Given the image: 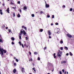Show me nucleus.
<instances>
[{"mask_svg": "<svg viewBox=\"0 0 74 74\" xmlns=\"http://www.w3.org/2000/svg\"><path fill=\"white\" fill-rule=\"evenodd\" d=\"M0 51L1 53V56L2 58L4 57L3 56L4 55V53H3V52H4V53H5L6 52H7V51L5 50H4V49H3V48L2 49V48H0Z\"/></svg>", "mask_w": 74, "mask_h": 74, "instance_id": "1", "label": "nucleus"}, {"mask_svg": "<svg viewBox=\"0 0 74 74\" xmlns=\"http://www.w3.org/2000/svg\"><path fill=\"white\" fill-rule=\"evenodd\" d=\"M20 32L21 33H20L19 35H20L21 36H22V34H23L24 35H26V33L25 30H23V31L22 30H21Z\"/></svg>", "mask_w": 74, "mask_h": 74, "instance_id": "2", "label": "nucleus"}, {"mask_svg": "<svg viewBox=\"0 0 74 74\" xmlns=\"http://www.w3.org/2000/svg\"><path fill=\"white\" fill-rule=\"evenodd\" d=\"M45 3H46V5H45L46 8H49V4H47V3H46V1L45 2Z\"/></svg>", "mask_w": 74, "mask_h": 74, "instance_id": "3", "label": "nucleus"}, {"mask_svg": "<svg viewBox=\"0 0 74 74\" xmlns=\"http://www.w3.org/2000/svg\"><path fill=\"white\" fill-rule=\"evenodd\" d=\"M67 36L68 37H69V38H71L72 37V36L70 35V34H67Z\"/></svg>", "mask_w": 74, "mask_h": 74, "instance_id": "4", "label": "nucleus"}, {"mask_svg": "<svg viewBox=\"0 0 74 74\" xmlns=\"http://www.w3.org/2000/svg\"><path fill=\"white\" fill-rule=\"evenodd\" d=\"M67 63V61H63L61 62V64H63V63Z\"/></svg>", "mask_w": 74, "mask_h": 74, "instance_id": "5", "label": "nucleus"}, {"mask_svg": "<svg viewBox=\"0 0 74 74\" xmlns=\"http://www.w3.org/2000/svg\"><path fill=\"white\" fill-rule=\"evenodd\" d=\"M48 34H49V36H50V35H51L52 33H51V32L49 30H48Z\"/></svg>", "mask_w": 74, "mask_h": 74, "instance_id": "6", "label": "nucleus"}, {"mask_svg": "<svg viewBox=\"0 0 74 74\" xmlns=\"http://www.w3.org/2000/svg\"><path fill=\"white\" fill-rule=\"evenodd\" d=\"M21 71H22V72H24V71H25V70H24L25 69L24 68H21Z\"/></svg>", "mask_w": 74, "mask_h": 74, "instance_id": "7", "label": "nucleus"}, {"mask_svg": "<svg viewBox=\"0 0 74 74\" xmlns=\"http://www.w3.org/2000/svg\"><path fill=\"white\" fill-rule=\"evenodd\" d=\"M22 28H24V29H25V30H27V28L26 27H25L24 25L22 26Z\"/></svg>", "mask_w": 74, "mask_h": 74, "instance_id": "8", "label": "nucleus"}, {"mask_svg": "<svg viewBox=\"0 0 74 74\" xmlns=\"http://www.w3.org/2000/svg\"><path fill=\"white\" fill-rule=\"evenodd\" d=\"M0 42H3V41L2 40V38H0Z\"/></svg>", "mask_w": 74, "mask_h": 74, "instance_id": "9", "label": "nucleus"}, {"mask_svg": "<svg viewBox=\"0 0 74 74\" xmlns=\"http://www.w3.org/2000/svg\"><path fill=\"white\" fill-rule=\"evenodd\" d=\"M16 70L15 69H14L13 70V72L14 73H16Z\"/></svg>", "mask_w": 74, "mask_h": 74, "instance_id": "10", "label": "nucleus"}, {"mask_svg": "<svg viewBox=\"0 0 74 74\" xmlns=\"http://www.w3.org/2000/svg\"><path fill=\"white\" fill-rule=\"evenodd\" d=\"M6 11L8 12V13H10V10H9V8H8L7 10H6Z\"/></svg>", "mask_w": 74, "mask_h": 74, "instance_id": "11", "label": "nucleus"}, {"mask_svg": "<svg viewBox=\"0 0 74 74\" xmlns=\"http://www.w3.org/2000/svg\"><path fill=\"white\" fill-rule=\"evenodd\" d=\"M0 14L1 15H3V12H2V10H0Z\"/></svg>", "mask_w": 74, "mask_h": 74, "instance_id": "12", "label": "nucleus"}, {"mask_svg": "<svg viewBox=\"0 0 74 74\" xmlns=\"http://www.w3.org/2000/svg\"><path fill=\"white\" fill-rule=\"evenodd\" d=\"M55 55H56V53H54L53 54V56H54V58H56V56H55Z\"/></svg>", "mask_w": 74, "mask_h": 74, "instance_id": "13", "label": "nucleus"}, {"mask_svg": "<svg viewBox=\"0 0 74 74\" xmlns=\"http://www.w3.org/2000/svg\"><path fill=\"white\" fill-rule=\"evenodd\" d=\"M17 17H18V18H20L21 17V15H20L19 14H18Z\"/></svg>", "mask_w": 74, "mask_h": 74, "instance_id": "14", "label": "nucleus"}, {"mask_svg": "<svg viewBox=\"0 0 74 74\" xmlns=\"http://www.w3.org/2000/svg\"><path fill=\"white\" fill-rule=\"evenodd\" d=\"M11 39L12 41H14L15 40V38L14 37H12Z\"/></svg>", "mask_w": 74, "mask_h": 74, "instance_id": "15", "label": "nucleus"}, {"mask_svg": "<svg viewBox=\"0 0 74 74\" xmlns=\"http://www.w3.org/2000/svg\"><path fill=\"white\" fill-rule=\"evenodd\" d=\"M10 4H12V5H14V3L12 2V1L11 2V3H10Z\"/></svg>", "mask_w": 74, "mask_h": 74, "instance_id": "16", "label": "nucleus"}, {"mask_svg": "<svg viewBox=\"0 0 74 74\" xmlns=\"http://www.w3.org/2000/svg\"><path fill=\"white\" fill-rule=\"evenodd\" d=\"M23 9H24V10H26L27 9V7H26V6L24 7Z\"/></svg>", "mask_w": 74, "mask_h": 74, "instance_id": "17", "label": "nucleus"}, {"mask_svg": "<svg viewBox=\"0 0 74 74\" xmlns=\"http://www.w3.org/2000/svg\"><path fill=\"white\" fill-rule=\"evenodd\" d=\"M69 55H70V56H73V54L71 53V52H70L69 53Z\"/></svg>", "mask_w": 74, "mask_h": 74, "instance_id": "18", "label": "nucleus"}, {"mask_svg": "<svg viewBox=\"0 0 74 74\" xmlns=\"http://www.w3.org/2000/svg\"><path fill=\"white\" fill-rule=\"evenodd\" d=\"M60 44H63V40H61L60 42Z\"/></svg>", "mask_w": 74, "mask_h": 74, "instance_id": "19", "label": "nucleus"}, {"mask_svg": "<svg viewBox=\"0 0 74 74\" xmlns=\"http://www.w3.org/2000/svg\"><path fill=\"white\" fill-rule=\"evenodd\" d=\"M13 17H15V13H13Z\"/></svg>", "mask_w": 74, "mask_h": 74, "instance_id": "20", "label": "nucleus"}, {"mask_svg": "<svg viewBox=\"0 0 74 74\" xmlns=\"http://www.w3.org/2000/svg\"><path fill=\"white\" fill-rule=\"evenodd\" d=\"M43 31V29H40V32H42Z\"/></svg>", "mask_w": 74, "mask_h": 74, "instance_id": "21", "label": "nucleus"}, {"mask_svg": "<svg viewBox=\"0 0 74 74\" xmlns=\"http://www.w3.org/2000/svg\"><path fill=\"white\" fill-rule=\"evenodd\" d=\"M19 37L20 40H21V36L19 35Z\"/></svg>", "mask_w": 74, "mask_h": 74, "instance_id": "22", "label": "nucleus"}, {"mask_svg": "<svg viewBox=\"0 0 74 74\" xmlns=\"http://www.w3.org/2000/svg\"><path fill=\"white\" fill-rule=\"evenodd\" d=\"M33 60L32 59V58H31L30 59V60H29V62H30V61L31 62H32V60Z\"/></svg>", "mask_w": 74, "mask_h": 74, "instance_id": "23", "label": "nucleus"}, {"mask_svg": "<svg viewBox=\"0 0 74 74\" xmlns=\"http://www.w3.org/2000/svg\"><path fill=\"white\" fill-rule=\"evenodd\" d=\"M32 69L33 70H34V72H36V70H35V68H33Z\"/></svg>", "mask_w": 74, "mask_h": 74, "instance_id": "24", "label": "nucleus"}, {"mask_svg": "<svg viewBox=\"0 0 74 74\" xmlns=\"http://www.w3.org/2000/svg\"><path fill=\"white\" fill-rule=\"evenodd\" d=\"M43 13V12H42V11H41L40 12V14H42Z\"/></svg>", "mask_w": 74, "mask_h": 74, "instance_id": "25", "label": "nucleus"}, {"mask_svg": "<svg viewBox=\"0 0 74 74\" xmlns=\"http://www.w3.org/2000/svg\"><path fill=\"white\" fill-rule=\"evenodd\" d=\"M34 54L35 55H37V53L36 52H34Z\"/></svg>", "mask_w": 74, "mask_h": 74, "instance_id": "26", "label": "nucleus"}, {"mask_svg": "<svg viewBox=\"0 0 74 74\" xmlns=\"http://www.w3.org/2000/svg\"><path fill=\"white\" fill-rule=\"evenodd\" d=\"M48 64H49V65H50V66H51V65H52V64L51 63L49 62L48 63Z\"/></svg>", "mask_w": 74, "mask_h": 74, "instance_id": "27", "label": "nucleus"}, {"mask_svg": "<svg viewBox=\"0 0 74 74\" xmlns=\"http://www.w3.org/2000/svg\"><path fill=\"white\" fill-rule=\"evenodd\" d=\"M64 49H66V50H68V48H67V47H65Z\"/></svg>", "mask_w": 74, "mask_h": 74, "instance_id": "28", "label": "nucleus"}, {"mask_svg": "<svg viewBox=\"0 0 74 74\" xmlns=\"http://www.w3.org/2000/svg\"><path fill=\"white\" fill-rule=\"evenodd\" d=\"M70 11H73V8H71V9H70Z\"/></svg>", "mask_w": 74, "mask_h": 74, "instance_id": "29", "label": "nucleus"}, {"mask_svg": "<svg viewBox=\"0 0 74 74\" xmlns=\"http://www.w3.org/2000/svg\"><path fill=\"white\" fill-rule=\"evenodd\" d=\"M32 17H34V14H32Z\"/></svg>", "mask_w": 74, "mask_h": 74, "instance_id": "30", "label": "nucleus"}, {"mask_svg": "<svg viewBox=\"0 0 74 74\" xmlns=\"http://www.w3.org/2000/svg\"><path fill=\"white\" fill-rule=\"evenodd\" d=\"M38 60H40V57H38Z\"/></svg>", "mask_w": 74, "mask_h": 74, "instance_id": "31", "label": "nucleus"}, {"mask_svg": "<svg viewBox=\"0 0 74 74\" xmlns=\"http://www.w3.org/2000/svg\"><path fill=\"white\" fill-rule=\"evenodd\" d=\"M55 25H59V23H55Z\"/></svg>", "mask_w": 74, "mask_h": 74, "instance_id": "32", "label": "nucleus"}, {"mask_svg": "<svg viewBox=\"0 0 74 74\" xmlns=\"http://www.w3.org/2000/svg\"><path fill=\"white\" fill-rule=\"evenodd\" d=\"M14 44H15V43H14V42H12V45H14Z\"/></svg>", "mask_w": 74, "mask_h": 74, "instance_id": "33", "label": "nucleus"}, {"mask_svg": "<svg viewBox=\"0 0 74 74\" xmlns=\"http://www.w3.org/2000/svg\"><path fill=\"white\" fill-rule=\"evenodd\" d=\"M18 43L20 45H21V42H19Z\"/></svg>", "mask_w": 74, "mask_h": 74, "instance_id": "34", "label": "nucleus"}, {"mask_svg": "<svg viewBox=\"0 0 74 74\" xmlns=\"http://www.w3.org/2000/svg\"><path fill=\"white\" fill-rule=\"evenodd\" d=\"M47 18H49V17H50V16L49 15V14H47Z\"/></svg>", "mask_w": 74, "mask_h": 74, "instance_id": "35", "label": "nucleus"}, {"mask_svg": "<svg viewBox=\"0 0 74 74\" xmlns=\"http://www.w3.org/2000/svg\"><path fill=\"white\" fill-rule=\"evenodd\" d=\"M29 55H31V54H32V53H31V52H29Z\"/></svg>", "mask_w": 74, "mask_h": 74, "instance_id": "36", "label": "nucleus"}, {"mask_svg": "<svg viewBox=\"0 0 74 74\" xmlns=\"http://www.w3.org/2000/svg\"><path fill=\"white\" fill-rule=\"evenodd\" d=\"M16 60L17 62H18V59H16Z\"/></svg>", "mask_w": 74, "mask_h": 74, "instance_id": "37", "label": "nucleus"}, {"mask_svg": "<svg viewBox=\"0 0 74 74\" xmlns=\"http://www.w3.org/2000/svg\"><path fill=\"white\" fill-rule=\"evenodd\" d=\"M25 38H26V40H28V38L27 37H26Z\"/></svg>", "mask_w": 74, "mask_h": 74, "instance_id": "38", "label": "nucleus"}, {"mask_svg": "<svg viewBox=\"0 0 74 74\" xmlns=\"http://www.w3.org/2000/svg\"><path fill=\"white\" fill-rule=\"evenodd\" d=\"M21 45L23 48H24V46H23V44H21Z\"/></svg>", "mask_w": 74, "mask_h": 74, "instance_id": "39", "label": "nucleus"}, {"mask_svg": "<svg viewBox=\"0 0 74 74\" xmlns=\"http://www.w3.org/2000/svg\"><path fill=\"white\" fill-rule=\"evenodd\" d=\"M14 66H16V64L15 63H14Z\"/></svg>", "mask_w": 74, "mask_h": 74, "instance_id": "40", "label": "nucleus"}, {"mask_svg": "<svg viewBox=\"0 0 74 74\" xmlns=\"http://www.w3.org/2000/svg\"><path fill=\"white\" fill-rule=\"evenodd\" d=\"M51 18H54V16L53 15H52Z\"/></svg>", "mask_w": 74, "mask_h": 74, "instance_id": "41", "label": "nucleus"}, {"mask_svg": "<svg viewBox=\"0 0 74 74\" xmlns=\"http://www.w3.org/2000/svg\"><path fill=\"white\" fill-rule=\"evenodd\" d=\"M19 11H20V12L21 13V12H22V10H21V9H20V10H19Z\"/></svg>", "mask_w": 74, "mask_h": 74, "instance_id": "42", "label": "nucleus"}, {"mask_svg": "<svg viewBox=\"0 0 74 74\" xmlns=\"http://www.w3.org/2000/svg\"><path fill=\"white\" fill-rule=\"evenodd\" d=\"M0 38H2V37L1 34H0Z\"/></svg>", "mask_w": 74, "mask_h": 74, "instance_id": "43", "label": "nucleus"}, {"mask_svg": "<svg viewBox=\"0 0 74 74\" xmlns=\"http://www.w3.org/2000/svg\"><path fill=\"white\" fill-rule=\"evenodd\" d=\"M47 49V47H45L44 48V50H45Z\"/></svg>", "mask_w": 74, "mask_h": 74, "instance_id": "44", "label": "nucleus"}, {"mask_svg": "<svg viewBox=\"0 0 74 74\" xmlns=\"http://www.w3.org/2000/svg\"><path fill=\"white\" fill-rule=\"evenodd\" d=\"M9 33H10V32H11V30H10V29H9Z\"/></svg>", "mask_w": 74, "mask_h": 74, "instance_id": "45", "label": "nucleus"}, {"mask_svg": "<svg viewBox=\"0 0 74 74\" xmlns=\"http://www.w3.org/2000/svg\"><path fill=\"white\" fill-rule=\"evenodd\" d=\"M63 73H64V69H62V70Z\"/></svg>", "mask_w": 74, "mask_h": 74, "instance_id": "46", "label": "nucleus"}, {"mask_svg": "<svg viewBox=\"0 0 74 74\" xmlns=\"http://www.w3.org/2000/svg\"><path fill=\"white\" fill-rule=\"evenodd\" d=\"M60 50H63V47H61Z\"/></svg>", "mask_w": 74, "mask_h": 74, "instance_id": "47", "label": "nucleus"}, {"mask_svg": "<svg viewBox=\"0 0 74 74\" xmlns=\"http://www.w3.org/2000/svg\"><path fill=\"white\" fill-rule=\"evenodd\" d=\"M62 7L63 8V7H64V8H65V7H66V6H65V5H63V6H62Z\"/></svg>", "mask_w": 74, "mask_h": 74, "instance_id": "48", "label": "nucleus"}, {"mask_svg": "<svg viewBox=\"0 0 74 74\" xmlns=\"http://www.w3.org/2000/svg\"><path fill=\"white\" fill-rule=\"evenodd\" d=\"M51 26H53V24L51 23Z\"/></svg>", "mask_w": 74, "mask_h": 74, "instance_id": "49", "label": "nucleus"}, {"mask_svg": "<svg viewBox=\"0 0 74 74\" xmlns=\"http://www.w3.org/2000/svg\"><path fill=\"white\" fill-rule=\"evenodd\" d=\"M17 3L18 4H20V1H18Z\"/></svg>", "mask_w": 74, "mask_h": 74, "instance_id": "50", "label": "nucleus"}, {"mask_svg": "<svg viewBox=\"0 0 74 74\" xmlns=\"http://www.w3.org/2000/svg\"><path fill=\"white\" fill-rule=\"evenodd\" d=\"M66 56H68L69 55V53H67L66 54Z\"/></svg>", "mask_w": 74, "mask_h": 74, "instance_id": "51", "label": "nucleus"}, {"mask_svg": "<svg viewBox=\"0 0 74 74\" xmlns=\"http://www.w3.org/2000/svg\"><path fill=\"white\" fill-rule=\"evenodd\" d=\"M49 38H51V37L50 36H49Z\"/></svg>", "mask_w": 74, "mask_h": 74, "instance_id": "52", "label": "nucleus"}, {"mask_svg": "<svg viewBox=\"0 0 74 74\" xmlns=\"http://www.w3.org/2000/svg\"><path fill=\"white\" fill-rule=\"evenodd\" d=\"M58 56H61V55H60V54H58Z\"/></svg>", "mask_w": 74, "mask_h": 74, "instance_id": "53", "label": "nucleus"}, {"mask_svg": "<svg viewBox=\"0 0 74 74\" xmlns=\"http://www.w3.org/2000/svg\"><path fill=\"white\" fill-rule=\"evenodd\" d=\"M60 74H62V72H61V71H60Z\"/></svg>", "mask_w": 74, "mask_h": 74, "instance_id": "54", "label": "nucleus"}, {"mask_svg": "<svg viewBox=\"0 0 74 74\" xmlns=\"http://www.w3.org/2000/svg\"><path fill=\"white\" fill-rule=\"evenodd\" d=\"M3 6H4V5H5V4H4V3H3Z\"/></svg>", "mask_w": 74, "mask_h": 74, "instance_id": "55", "label": "nucleus"}, {"mask_svg": "<svg viewBox=\"0 0 74 74\" xmlns=\"http://www.w3.org/2000/svg\"><path fill=\"white\" fill-rule=\"evenodd\" d=\"M24 46H26V43H25L24 44Z\"/></svg>", "mask_w": 74, "mask_h": 74, "instance_id": "56", "label": "nucleus"}, {"mask_svg": "<svg viewBox=\"0 0 74 74\" xmlns=\"http://www.w3.org/2000/svg\"><path fill=\"white\" fill-rule=\"evenodd\" d=\"M25 46H26V47L27 48H28V46H27V45H26Z\"/></svg>", "mask_w": 74, "mask_h": 74, "instance_id": "57", "label": "nucleus"}, {"mask_svg": "<svg viewBox=\"0 0 74 74\" xmlns=\"http://www.w3.org/2000/svg\"><path fill=\"white\" fill-rule=\"evenodd\" d=\"M60 53V52H58V55H59V54Z\"/></svg>", "mask_w": 74, "mask_h": 74, "instance_id": "58", "label": "nucleus"}, {"mask_svg": "<svg viewBox=\"0 0 74 74\" xmlns=\"http://www.w3.org/2000/svg\"><path fill=\"white\" fill-rule=\"evenodd\" d=\"M62 52H60V54H62Z\"/></svg>", "mask_w": 74, "mask_h": 74, "instance_id": "59", "label": "nucleus"}, {"mask_svg": "<svg viewBox=\"0 0 74 74\" xmlns=\"http://www.w3.org/2000/svg\"><path fill=\"white\" fill-rule=\"evenodd\" d=\"M53 70H54V69H53L52 71L53 72Z\"/></svg>", "mask_w": 74, "mask_h": 74, "instance_id": "60", "label": "nucleus"}, {"mask_svg": "<svg viewBox=\"0 0 74 74\" xmlns=\"http://www.w3.org/2000/svg\"><path fill=\"white\" fill-rule=\"evenodd\" d=\"M6 29H8V27H6Z\"/></svg>", "mask_w": 74, "mask_h": 74, "instance_id": "61", "label": "nucleus"}, {"mask_svg": "<svg viewBox=\"0 0 74 74\" xmlns=\"http://www.w3.org/2000/svg\"><path fill=\"white\" fill-rule=\"evenodd\" d=\"M12 8H13V9H14V8H15L14 7H13Z\"/></svg>", "mask_w": 74, "mask_h": 74, "instance_id": "62", "label": "nucleus"}, {"mask_svg": "<svg viewBox=\"0 0 74 74\" xmlns=\"http://www.w3.org/2000/svg\"><path fill=\"white\" fill-rule=\"evenodd\" d=\"M66 71L65 72V74H66Z\"/></svg>", "mask_w": 74, "mask_h": 74, "instance_id": "63", "label": "nucleus"}, {"mask_svg": "<svg viewBox=\"0 0 74 74\" xmlns=\"http://www.w3.org/2000/svg\"><path fill=\"white\" fill-rule=\"evenodd\" d=\"M73 12H74V8L73 9Z\"/></svg>", "mask_w": 74, "mask_h": 74, "instance_id": "64", "label": "nucleus"}]
</instances>
